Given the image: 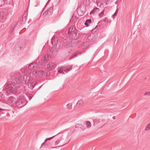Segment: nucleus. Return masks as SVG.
<instances>
[{
    "label": "nucleus",
    "instance_id": "1",
    "mask_svg": "<svg viewBox=\"0 0 150 150\" xmlns=\"http://www.w3.org/2000/svg\"><path fill=\"white\" fill-rule=\"evenodd\" d=\"M11 85H8L6 87V95H8L10 93H19V91H21V89L23 88V86H18L17 85H15L13 84Z\"/></svg>",
    "mask_w": 150,
    "mask_h": 150
},
{
    "label": "nucleus",
    "instance_id": "2",
    "mask_svg": "<svg viewBox=\"0 0 150 150\" xmlns=\"http://www.w3.org/2000/svg\"><path fill=\"white\" fill-rule=\"evenodd\" d=\"M51 43L53 46V51L57 52L58 50L61 47V43L59 40H57V39H52L51 40Z\"/></svg>",
    "mask_w": 150,
    "mask_h": 150
},
{
    "label": "nucleus",
    "instance_id": "3",
    "mask_svg": "<svg viewBox=\"0 0 150 150\" xmlns=\"http://www.w3.org/2000/svg\"><path fill=\"white\" fill-rule=\"evenodd\" d=\"M15 103L16 106L19 108L23 107L25 105L24 98L22 96L19 97L17 98Z\"/></svg>",
    "mask_w": 150,
    "mask_h": 150
},
{
    "label": "nucleus",
    "instance_id": "4",
    "mask_svg": "<svg viewBox=\"0 0 150 150\" xmlns=\"http://www.w3.org/2000/svg\"><path fill=\"white\" fill-rule=\"evenodd\" d=\"M44 64L40 62H34L30 64L28 66V68L30 70L34 69L35 68H40L43 67Z\"/></svg>",
    "mask_w": 150,
    "mask_h": 150
},
{
    "label": "nucleus",
    "instance_id": "5",
    "mask_svg": "<svg viewBox=\"0 0 150 150\" xmlns=\"http://www.w3.org/2000/svg\"><path fill=\"white\" fill-rule=\"evenodd\" d=\"M73 28L71 29L70 28L68 31V33L70 35V37L71 39L74 40H76L79 38V33L74 32V30Z\"/></svg>",
    "mask_w": 150,
    "mask_h": 150
},
{
    "label": "nucleus",
    "instance_id": "6",
    "mask_svg": "<svg viewBox=\"0 0 150 150\" xmlns=\"http://www.w3.org/2000/svg\"><path fill=\"white\" fill-rule=\"evenodd\" d=\"M72 66H71L70 67L68 68L66 67L61 66L59 68L58 72L59 73L64 74V71L65 73H67L71 69Z\"/></svg>",
    "mask_w": 150,
    "mask_h": 150
},
{
    "label": "nucleus",
    "instance_id": "7",
    "mask_svg": "<svg viewBox=\"0 0 150 150\" xmlns=\"http://www.w3.org/2000/svg\"><path fill=\"white\" fill-rule=\"evenodd\" d=\"M57 66V64L55 63L51 62L48 64L47 67L48 69L50 71H52L56 68Z\"/></svg>",
    "mask_w": 150,
    "mask_h": 150
},
{
    "label": "nucleus",
    "instance_id": "8",
    "mask_svg": "<svg viewBox=\"0 0 150 150\" xmlns=\"http://www.w3.org/2000/svg\"><path fill=\"white\" fill-rule=\"evenodd\" d=\"M63 44L64 46L68 47H70L72 46L71 42L68 39H65L64 40Z\"/></svg>",
    "mask_w": 150,
    "mask_h": 150
},
{
    "label": "nucleus",
    "instance_id": "9",
    "mask_svg": "<svg viewBox=\"0 0 150 150\" xmlns=\"http://www.w3.org/2000/svg\"><path fill=\"white\" fill-rule=\"evenodd\" d=\"M48 75V72L47 71H39L37 73V75L40 77Z\"/></svg>",
    "mask_w": 150,
    "mask_h": 150
},
{
    "label": "nucleus",
    "instance_id": "10",
    "mask_svg": "<svg viewBox=\"0 0 150 150\" xmlns=\"http://www.w3.org/2000/svg\"><path fill=\"white\" fill-rule=\"evenodd\" d=\"M24 77L23 76H20L16 78L15 79V81L16 83L18 84H21L23 83L24 80Z\"/></svg>",
    "mask_w": 150,
    "mask_h": 150
},
{
    "label": "nucleus",
    "instance_id": "11",
    "mask_svg": "<svg viewBox=\"0 0 150 150\" xmlns=\"http://www.w3.org/2000/svg\"><path fill=\"white\" fill-rule=\"evenodd\" d=\"M50 59V55L48 53L46 54L44 57V59L42 63L44 64V63L46 62Z\"/></svg>",
    "mask_w": 150,
    "mask_h": 150
},
{
    "label": "nucleus",
    "instance_id": "12",
    "mask_svg": "<svg viewBox=\"0 0 150 150\" xmlns=\"http://www.w3.org/2000/svg\"><path fill=\"white\" fill-rule=\"evenodd\" d=\"M6 13L4 11H0V18L1 19H5L6 18Z\"/></svg>",
    "mask_w": 150,
    "mask_h": 150
},
{
    "label": "nucleus",
    "instance_id": "13",
    "mask_svg": "<svg viewBox=\"0 0 150 150\" xmlns=\"http://www.w3.org/2000/svg\"><path fill=\"white\" fill-rule=\"evenodd\" d=\"M15 98L13 97H10L8 98V102L10 104H12L15 103Z\"/></svg>",
    "mask_w": 150,
    "mask_h": 150
},
{
    "label": "nucleus",
    "instance_id": "14",
    "mask_svg": "<svg viewBox=\"0 0 150 150\" xmlns=\"http://www.w3.org/2000/svg\"><path fill=\"white\" fill-rule=\"evenodd\" d=\"M23 77H24V81L25 83H28V81L31 79V78L30 76L27 75H25L23 76Z\"/></svg>",
    "mask_w": 150,
    "mask_h": 150
},
{
    "label": "nucleus",
    "instance_id": "15",
    "mask_svg": "<svg viewBox=\"0 0 150 150\" xmlns=\"http://www.w3.org/2000/svg\"><path fill=\"white\" fill-rule=\"evenodd\" d=\"M89 45V42H85L83 43L82 45V47L83 49H86L88 47Z\"/></svg>",
    "mask_w": 150,
    "mask_h": 150
},
{
    "label": "nucleus",
    "instance_id": "16",
    "mask_svg": "<svg viewBox=\"0 0 150 150\" xmlns=\"http://www.w3.org/2000/svg\"><path fill=\"white\" fill-rule=\"evenodd\" d=\"M99 9L97 8H95L93 10V14H96L99 11Z\"/></svg>",
    "mask_w": 150,
    "mask_h": 150
},
{
    "label": "nucleus",
    "instance_id": "17",
    "mask_svg": "<svg viewBox=\"0 0 150 150\" xmlns=\"http://www.w3.org/2000/svg\"><path fill=\"white\" fill-rule=\"evenodd\" d=\"M48 11V13L49 15H50L52 14L53 12V9L52 7H50L47 10Z\"/></svg>",
    "mask_w": 150,
    "mask_h": 150
},
{
    "label": "nucleus",
    "instance_id": "18",
    "mask_svg": "<svg viewBox=\"0 0 150 150\" xmlns=\"http://www.w3.org/2000/svg\"><path fill=\"white\" fill-rule=\"evenodd\" d=\"M91 22V19H88L86 21V22L84 23V25H85L87 27L89 26L88 25V23H90Z\"/></svg>",
    "mask_w": 150,
    "mask_h": 150
},
{
    "label": "nucleus",
    "instance_id": "19",
    "mask_svg": "<svg viewBox=\"0 0 150 150\" xmlns=\"http://www.w3.org/2000/svg\"><path fill=\"white\" fill-rule=\"evenodd\" d=\"M93 120L94 122V125H95L100 122L99 120L97 118L93 119Z\"/></svg>",
    "mask_w": 150,
    "mask_h": 150
},
{
    "label": "nucleus",
    "instance_id": "20",
    "mask_svg": "<svg viewBox=\"0 0 150 150\" xmlns=\"http://www.w3.org/2000/svg\"><path fill=\"white\" fill-rule=\"evenodd\" d=\"M86 124L87 128H90L91 127V123L90 121H86Z\"/></svg>",
    "mask_w": 150,
    "mask_h": 150
},
{
    "label": "nucleus",
    "instance_id": "21",
    "mask_svg": "<svg viewBox=\"0 0 150 150\" xmlns=\"http://www.w3.org/2000/svg\"><path fill=\"white\" fill-rule=\"evenodd\" d=\"M104 10H103L99 14L98 16L99 18H101L103 16L104 13Z\"/></svg>",
    "mask_w": 150,
    "mask_h": 150
},
{
    "label": "nucleus",
    "instance_id": "22",
    "mask_svg": "<svg viewBox=\"0 0 150 150\" xmlns=\"http://www.w3.org/2000/svg\"><path fill=\"white\" fill-rule=\"evenodd\" d=\"M150 129V123L147 124L145 129V130L146 131Z\"/></svg>",
    "mask_w": 150,
    "mask_h": 150
},
{
    "label": "nucleus",
    "instance_id": "23",
    "mask_svg": "<svg viewBox=\"0 0 150 150\" xmlns=\"http://www.w3.org/2000/svg\"><path fill=\"white\" fill-rule=\"evenodd\" d=\"M16 24H14L11 26L10 28V30H11V31H13L15 29L16 26Z\"/></svg>",
    "mask_w": 150,
    "mask_h": 150
},
{
    "label": "nucleus",
    "instance_id": "24",
    "mask_svg": "<svg viewBox=\"0 0 150 150\" xmlns=\"http://www.w3.org/2000/svg\"><path fill=\"white\" fill-rule=\"evenodd\" d=\"M27 18V16H25L24 17H23L22 18L23 21H22V23H24L26 21V19Z\"/></svg>",
    "mask_w": 150,
    "mask_h": 150
},
{
    "label": "nucleus",
    "instance_id": "25",
    "mask_svg": "<svg viewBox=\"0 0 150 150\" xmlns=\"http://www.w3.org/2000/svg\"><path fill=\"white\" fill-rule=\"evenodd\" d=\"M83 103V101L82 100V99H80L78 101L77 104V105H81Z\"/></svg>",
    "mask_w": 150,
    "mask_h": 150
},
{
    "label": "nucleus",
    "instance_id": "26",
    "mask_svg": "<svg viewBox=\"0 0 150 150\" xmlns=\"http://www.w3.org/2000/svg\"><path fill=\"white\" fill-rule=\"evenodd\" d=\"M4 0H0V7L2 6L4 4Z\"/></svg>",
    "mask_w": 150,
    "mask_h": 150
},
{
    "label": "nucleus",
    "instance_id": "27",
    "mask_svg": "<svg viewBox=\"0 0 150 150\" xmlns=\"http://www.w3.org/2000/svg\"><path fill=\"white\" fill-rule=\"evenodd\" d=\"M38 84V83H33L30 85V86L32 87L33 88L36 85H37Z\"/></svg>",
    "mask_w": 150,
    "mask_h": 150
},
{
    "label": "nucleus",
    "instance_id": "28",
    "mask_svg": "<svg viewBox=\"0 0 150 150\" xmlns=\"http://www.w3.org/2000/svg\"><path fill=\"white\" fill-rule=\"evenodd\" d=\"M60 141V139H58L55 142V145H56L58 144H59V143Z\"/></svg>",
    "mask_w": 150,
    "mask_h": 150
},
{
    "label": "nucleus",
    "instance_id": "29",
    "mask_svg": "<svg viewBox=\"0 0 150 150\" xmlns=\"http://www.w3.org/2000/svg\"><path fill=\"white\" fill-rule=\"evenodd\" d=\"M48 11L47 10L43 13V15L44 16H45L47 15H48Z\"/></svg>",
    "mask_w": 150,
    "mask_h": 150
},
{
    "label": "nucleus",
    "instance_id": "30",
    "mask_svg": "<svg viewBox=\"0 0 150 150\" xmlns=\"http://www.w3.org/2000/svg\"><path fill=\"white\" fill-rule=\"evenodd\" d=\"M67 106L68 108H70L72 106V104L71 103H69L67 104Z\"/></svg>",
    "mask_w": 150,
    "mask_h": 150
},
{
    "label": "nucleus",
    "instance_id": "31",
    "mask_svg": "<svg viewBox=\"0 0 150 150\" xmlns=\"http://www.w3.org/2000/svg\"><path fill=\"white\" fill-rule=\"evenodd\" d=\"M58 134L55 135V136H53V137H50V138H46L45 140V142H46L48 140H50V139H52V138H53V137H54L55 136H56Z\"/></svg>",
    "mask_w": 150,
    "mask_h": 150
},
{
    "label": "nucleus",
    "instance_id": "32",
    "mask_svg": "<svg viewBox=\"0 0 150 150\" xmlns=\"http://www.w3.org/2000/svg\"><path fill=\"white\" fill-rule=\"evenodd\" d=\"M144 95L148 96H150V91L145 92L144 93Z\"/></svg>",
    "mask_w": 150,
    "mask_h": 150
},
{
    "label": "nucleus",
    "instance_id": "33",
    "mask_svg": "<svg viewBox=\"0 0 150 150\" xmlns=\"http://www.w3.org/2000/svg\"><path fill=\"white\" fill-rule=\"evenodd\" d=\"M79 128L83 130H84L85 128V127L81 124L80 125Z\"/></svg>",
    "mask_w": 150,
    "mask_h": 150
},
{
    "label": "nucleus",
    "instance_id": "34",
    "mask_svg": "<svg viewBox=\"0 0 150 150\" xmlns=\"http://www.w3.org/2000/svg\"><path fill=\"white\" fill-rule=\"evenodd\" d=\"M76 56H77V55H76V54L72 55V56H71V59H72L76 57Z\"/></svg>",
    "mask_w": 150,
    "mask_h": 150
},
{
    "label": "nucleus",
    "instance_id": "35",
    "mask_svg": "<svg viewBox=\"0 0 150 150\" xmlns=\"http://www.w3.org/2000/svg\"><path fill=\"white\" fill-rule=\"evenodd\" d=\"M81 124H76L75 125V127L76 128L79 127Z\"/></svg>",
    "mask_w": 150,
    "mask_h": 150
},
{
    "label": "nucleus",
    "instance_id": "36",
    "mask_svg": "<svg viewBox=\"0 0 150 150\" xmlns=\"http://www.w3.org/2000/svg\"><path fill=\"white\" fill-rule=\"evenodd\" d=\"M107 18H104V19H103V21L105 22H106L107 21Z\"/></svg>",
    "mask_w": 150,
    "mask_h": 150
},
{
    "label": "nucleus",
    "instance_id": "37",
    "mask_svg": "<svg viewBox=\"0 0 150 150\" xmlns=\"http://www.w3.org/2000/svg\"><path fill=\"white\" fill-rule=\"evenodd\" d=\"M93 10L90 12V15H91V14H93Z\"/></svg>",
    "mask_w": 150,
    "mask_h": 150
},
{
    "label": "nucleus",
    "instance_id": "38",
    "mask_svg": "<svg viewBox=\"0 0 150 150\" xmlns=\"http://www.w3.org/2000/svg\"><path fill=\"white\" fill-rule=\"evenodd\" d=\"M116 12L112 15V17L115 16L116 15Z\"/></svg>",
    "mask_w": 150,
    "mask_h": 150
},
{
    "label": "nucleus",
    "instance_id": "39",
    "mask_svg": "<svg viewBox=\"0 0 150 150\" xmlns=\"http://www.w3.org/2000/svg\"><path fill=\"white\" fill-rule=\"evenodd\" d=\"M2 110H5L0 108V112H1V111Z\"/></svg>",
    "mask_w": 150,
    "mask_h": 150
},
{
    "label": "nucleus",
    "instance_id": "40",
    "mask_svg": "<svg viewBox=\"0 0 150 150\" xmlns=\"http://www.w3.org/2000/svg\"><path fill=\"white\" fill-rule=\"evenodd\" d=\"M112 118L113 119H115V116H114L112 117Z\"/></svg>",
    "mask_w": 150,
    "mask_h": 150
},
{
    "label": "nucleus",
    "instance_id": "41",
    "mask_svg": "<svg viewBox=\"0 0 150 150\" xmlns=\"http://www.w3.org/2000/svg\"><path fill=\"white\" fill-rule=\"evenodd\" d=\"M115 4H117V2H115Z\"/></svg>",
    "mask_w": 150,
    "mask_h": 150
},
{
    "label": "nucleus",
    "instance_id": "42",
    "mask_svg": "<svg viewBox=\"0 0 150 150\" xmlns=\"http://www.w3.org/2000/svg\"><path fill=\"white\" fill-rule=\"evenodd\" d=\"M56 147H53V148H55Z\"/></svg>",
    "mask_w": 150,
    "mask_h": 150
}]
</instances>
